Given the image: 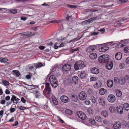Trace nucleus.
Masks as SVG:
<instances>
[{
	"instance_id": "obj_1",
	"label": "nucleus",
	"mask_w": 129,
	"mask_h": 129,
	"mask_svg": "<svg viewBox=\"0 0 129 129\" xmlns=\"http://www.w3.org/2000/svg\"><path fill=\"white\" fill-rule=\"evenodd\" d=\"M48 79H49L50 82L53 87L56 88L57 86V81L54 75H51Z\"/></svg>"
},
{
	"instance_id": "obj_50",
	"label": "nucleus",
	"mask_w": 129,
	"mask_h": 129,
	"mask_svg": "<svg viewBox=\"0 0 129 129\" xmlns=\"http://www.w3.org/2000/svg\"><path fill=\"white\" fill-rule=\"evenodd\" d=\"M96 18V17H94L90 19L89 20H90L91 22L95 20Z\"/></svg>"
},
{
	"instance_id": "obj_47",
	"label": "nucleus",
	"mask_w": 129,
	"mask_h": 129,
	"mask_svg": "<svg viewBox=\"0 0 129 129\" xmlns=\"http://www.w3.org/2000/svg\"><path fill=\"white\" fill-rule=\"evenodd\" d=\"M125 64L123 63H120L119 65V67L120 69H123L125 67Z\"/></svg>"
},
{
	"instance_id": "obj_38",
	"label": "nucleus",
	"mask_w": 129,
	"mask_h": 129,
	"mask_svg": "<svg viewBox=\"0 0 129 129\" xmlns=\"http://www.w3.org/2000/svg\"><path fill=\"white\" fill-rule=\"evenodd\" d=\"M87 112L89 114H92L93 113V111L90 108H88L87 110Z\"/></svg>"
},
{
	"instance_id": "obj_8",
	"label": "nucleus",
	"mask_w": 129,
	"mask_h": 129,
	"mask_svg": "<svg viewBox=\"0 0 129 129\" xmlns=\"http://www.w3.org/2000/svg\"><path fill=\"white\" fill-rule=\"evenodd\" d=\"M106 67L108 70L111 69L113 67V64L111 60L110 59L106 63Z\"/></svg>"
},
{
	"instance_id": "obj_55",
	"label": "nucleus",
	"mask_w": 129,
	"mask_h": 129,
	"mask_svg": "<svg viewBox=\"0 0 129 129\" xmlns=\"http://www.w3.org/2000/svg\"><path fill=\"white\" fill-rule=\"evenodd\" d=\"M18 108L20 110H24L26 109L25 107H23L22 106L19 107Z\"/></svg>"
},
{
	"instance_id": "obj_29",
	"label": "nucleus",
	"mask_w": 129,
	"mask_h": 129,
	"mask_svg": "<svg viewBox=\"0 0 129 129\" xmlns=\"http://www.w3.org/2000/svg\"><path fill=\"white\" fill-rule=\"evenodd\" d=\"M106 92H107V90L103 88H101L99 90V93L101 95L104 94Z\"/></svg>"
},
{
	"instance_id": "obj_5",
	"label": "nucleus",
	"mask_w": 129,
	"mask_h": 129,
	"mask_svg": "<svg viewBox=\"0 0 129 129\" xmlns=\"http://www.w3.org/2000/svg\"><path fill=\"white\" fill-rule=\"evenodd\" d=\"M77 114L78 116L82 120H84L86 119V115L82 111L78 112Z\"/></svg>"
},
{
	"instance_id": "obj_42",
	"label": "nucleus",
	"mask_w": 129,
	"mask_h": 129,
	"mask_svg": "<svg viewBox=\"0 0 129 129\" xmlns=\"http://www.w3.org/2000/svg\"><path fill=\"white\" fill-rule=\"evenodd\" d=\"M93 90L89 88L88 89L87 91L88 93L89 94H92L93 93Z\"/></svg>"
},
{
	"instance_id": "obj_49",
	"label": "nucleus",
	"mask_w": 129,
	"mask_h": 129,
	"mask_svg": "<svg viewBox=\"0 0 129 129\" xmlns=\"http://www.w3.org/2000/svg\"><path fill=\"white\" fill-rule=\"evenodd\" d=\"M99 33L98 32H93L92 33L91 35L92 36H96L98 35L99 34Z\"/></svg>"
},
{
	"instance_id": "obj_54",
	"label": "nucleus",
	"mask_w": 129,
	"mask_h": 129,
	"mask_svg": "<svg viewBox=\"0 0 129 129\" xmlns=\"http://www.w3.org/2000/svg\"><path fill=\"white\" fill-rule=\"evenodd\" d=\"M85 104L87 105H89L90 103V101L88 100H86L85 102Z\"/></svg>"
},
{
	"instance_id": "obj_43",
	"label": "nucleus",
	"mask_w": 129,
	"mask_h": 129,
	"mask_svg": "<svg viewBox=\"0 0 129 129\" xmlns=\"http://www.w3.org/2000/svg\"><path fill=\"white\" fill-rule=\"evenodd\" d=\"M13 72L15 74L16 76L18 77L20 75V73L17 70H14L13 71Z\"/></svg>"
},
{
	"instance_id": "obj_2",
	"label": "nucleus",
	"mask_w": 129,
	"mask_h": 129,
	"mask_svg": "<svg viewBox=\"0 0 129 129\" xmlns=\"http://www.w3.org/2000/svg\"><path fill=\"white\" fill-rule=\"evenodd\" d=\"M109 60V56L104 54L100 56L98 58V61L100 63H106Z\"/></svg>"
},
{
	"instance_id": "obj_22",
	"label": "nucleus",
	"mask_w": 129,
	"mask_h": 129,
	"mask_svg": "<svg viewBox=\"0 0 129 129\" xmlns=\"http://www.w3.org/2000/svg\"><path fill=\"white\" fill-rule=\"evenodd\" d=\"M71 101L73 102H77L78 98L77 96L75 95H72L70 96Z\"/></svg>"
},
{
	"instance_id": "obj_26",
	"label": "nucleus",
	"mask_w": 129,
	"mask_h": 129,
	"mask_svg": "<svg viewBox=\"0 0 129 129\" xmlns=\"http://www.w3.org/2000/svg\"><path fill=\"white\" fill-rule=\"evenodd\" d=\"M72 82L75 84L78 83V78L77 76H74L72 78Z\"/></svg>"
},
{
	"instance_id": "obj_58",
	"label": "nucleus",
	"mask_w": 129,
	"mask_h": 129,
	"mask_svg": "<svg viewBox=\"0 0 129 129\" xmlns=\"http://www.w3.org/2000/svg\"><path fill=\"white\" fill-rule=\"evenodd\" d=\"M71 17V16H69L68 14L67 15V17L66 18V20L67 21H68L69 20V18L70 17Z\"/></svg>"
},
{
	"instance_id": "obj_46",
	"label": "nucleus",
	"mask_w": 129,
	"mask_h": 129,
	"mask_svg": "<svg viewBox=\"0 0 129 129\" xmlns=\"http://www.w3.org/2000/svg\"><path fill=\"white\" fill-rule=\"evenodd\" d=\"M124 78L126 81L127 80L128 81L129 80V75H125Z\"/></svg>"
},
{
	"instance_id": "obj_24",
	"label": "nucleus",
	"mask_w": 129,
	"mask_h": 129,
	"mask_svg": "<svg viewBox=\"0 0 129 129\" xmlns=\"http://www.w3.org/2000/svg\"><path fill=\"white\" fill-rule=\"evenodd\" d=\"M91 72L93 74H97L99 73V70L96 68H93L91 69Z\"/></svg>"
},
{
	"instance_id": "obj_7",
	"label": "nucleus",
	"mask_w": 129,
	"mask_h": 129,
	"mask_svg": "<svg viewBox=\"0 0 129 129\" xmlns=\"http://www.w3.org/2000/svg\"><path fill=\"white\" fill-rule=\"evenodd\" d=\"M45 92L48 94H50L51 91V88L49 87V84L48 83H45Z\"/></svg>"
},
{
	"instance_id": "obj_25",
	"label": "nucleus",
	"mask_w": 129,
	"mask_h": 129,
	"mask_svg": "<svg viewBox=\"0 0 129 129\" xmlns=\"http://www.w3.org/2000/svg\"><path fill=\"white\" fill-rule=\"evenodd\" d=\"M11 99V102H13V103H14V101L15 100L18 102H19V101L20 100V99L16 97L14 95H13Z\"/></svg>"
},
{
	"instance_id": "obj_32",
	"label": "nucleus",
	"mask_w": 129,
	"mask_h": 129,
	"mask_svg": "<svg viewBox=\"0 0 129 129\" xmlns=\"http://www.w3.org/2000/svg\"><path fill=\"white\" fill-rule=\"evenodd\" d=\"M118 81L119 83L121 85L124 84L126 81L124 78L119 79Z\"/></svg>"
},
{
	"instance_id": "obj_34",
	"label": "nucleus",
	"mask_w": 129,
	"mask_h": 129,
	"mask_svg": "<svg viewBox=\"0 0 129 129\" xmlns=\"http://www.w3.org/2000/svg\"><path fill=\"white\" fill-rule=\"evenodd\" d=\"M109 109L110 112L112 113H114L116 111L115 108L113 106L110 107Z\"/></svg>"
},
{
	"instance_id": "obj_31",
	"label": "nucleus",
	"mask_w": 129,
	"mask_h": 129,
	"mask_svg": "<svg viewBox=\"0 0 129 129\" xmlns=\"http://www.w3.org/2000/svg\"><path fill=\"white\" fill-rule=\"evenodd\" d=\"M116 96L118 97L121 96L122 95L121 92L119 89H117L116 91Z\"/></svg>"
},
{
	"instance_id": "obj_64",
	"label": "nucleus",
	"mask_w": 129,
	"mask_h": 129,
	"mask_svg": "<svg viewBox=\"0 0 129 129\" xmlns=\"http://www.w3.org/2000/svg\"><path fill=\"white\" fill-rule=\"evenodd\" d=\"M125 61L127 64H129V57L126 59Z\"/></svg>"
},
{
	"instance_id": "obj_48",
	"label": "nucleus",
	"mask_w": 129,
	"mask_h": 129,
	"mask_svg": "<svg viewBox=\"0 0 129 129\" xmlns=\"http://www.w3.org/2000/svg\"><path fill=\"white\" fill-rule=\"evenodd\" d=\"M79 49V48H77L76 49H72L70 50V52L71 53H72L74 51H78Z\"/></svg>"
},
{
	"instance_id": "obj_18",
	"label": "nucleus",
	"mask_w": 129,
	"mask_h": 129,
	"mask_svg": "<svg viewBox=\"0 0 129 129\" xmlns=\"http://www.w3.org/2000/svg\"><path fill=\"white\" fill-rule=\"evenodd\" d=\"M80 76L81 79L84 78L87 76V73L85 71H82L79 74Z\"/></svg>"
},
{
	"instance_id": "obj_37",
	"label": "nucleus",
	"mask_w": 129,
	"mask_h": 129,
	"mask_svg": "<svg viewBox=\"0 0 129 129\" xmlns=\"http://www.w3.org/2000/svg\"><path fill=\"white\" fill-rule=\"evenodd\" d=\"M74 69L76 70H77L80 69L78 66V64H77V62H76L74 64Z\"/></svg>"
},
{
	"instance_id": "obj_4",
	"label": "nucleus",
	"mask_w": 129,
	"mask_h": 129,
	"mask_svg": "<svg viewBox=\"0 0 129 129\" xmlns=\"http://www.w3.org/2000/svg\"><path fill=\"white\" fill-rule=\"evenodd\" d=\"M61 101L64 103H67L70 102V100L69 98L65 95H62L60 97Z\"/></svg>"
},
{
	"instance_id": "obj_14",
	"label": "nucleus",
	"mask_w": 129,
	"mask_h": 129,
	"mask_svg": "<svg viewBox=\"0 0 129 129\" xmlns=\"http://www.w3.org/2000/svg\"><path fill=\"white\" fill-rule=\"evenodd\" d=\"M76 62L80 69H83L85 67L84 63L83 61L81 60Z\"/></svg>"
},
{
	"instance_id": "obj_6",
	"label": "nucleus",
	"mask_w": 129,
	"mask_h": 129,
	"mask_svg": "<svg viewBox=\"0 0 129 129\" xmlns=\"http://www.w3.org/2000/svg\"><path fill=\"white\" fill-rule=\"evenodd\" d=\"M71 69V66L68 63L64 64L62 67V70L64 72L68 71Z\"/></svg>"
},
{
	"instance_id": "obj_63",
	"label": "nucleus",
	"mask_w": 129,
	"mask_h": 129,
	"mask_svg": "<svg viewBox=\"0 0 129 129\" xmlns=\"http://www.w3.org/2000/svg\"><path fill=\"white\" fill-rule=\"evenodd\" d=\"M39 48L40 49L43 50L45 49V47L43 46H39Z\"/></svg>"
},
{
	"instance_id": "obj_60",
	"label": "nucleus",
	"mask_w": 129,
	"mask_h": 129,
	"mask_svg": "<svg viewBox=\"0 0 129 129\" xmlns=\"http://www.w3.org/2000/svg\"><path fill=\"white\" fill-rule=\"evenodd\" d=\"M27 19V18L26 17L22 16L21 17V19L22 20L25 21Z\"/></svg>"
},
{
	"instance_id": "obj_28",
	"label": "nucleus",
	"mask_w": 129,
	"mask_h": 129,
	"mask_svg": "<svg viewBox=\"0 0 129 129\" xmlns=\"http://www.w3.org/2000/svg\"><path fill=\"white\" fill-rule=\"evenodd\" d=\"M89 57L91 59H95L97 57V54L95 53H92L90 55Z\"/></svg>"
},
{
	"instance_id": "obj_35",
	"label": "nucleus",
	"mask_w": 129,
	"mask_h": 129,
	"mask_svg": "<svg viewBox=\"0 0 129 129\" xmlns=\"http://www.w3.org/2000/svg\"><path fill=\"white\" fill-rule=\"evenodd\" d=\"M96 120L99 122H102V118L99 116H97L95 117Z\"/></svg>"
},
{
	"instance_id": "obj_39",
	"label": "nucleus",
	"mask_w": 129,
	"mask_h": 129,
	"mask_svg": "<svg viewBox=\"0 0 129 129\" xmlns=\"http://www.w3.org/2000/svg\"><path fill=\"white\" fill-rule=\"evenodd\" d=\"M90 100L93 103H95L96 102V100L93 96H91Z\"/></svg>"
},
{
	"instance_id": "obj_11",
	"label": "nucleus",
	"mask_w": 129,
	"mask_h": 129,
	"mask_svg": "<svg viewBox=\"0 0 129 129\" xmlns=\"http://www.w3.org/2000/svg\"><path fill=\"white\" fill-rule=\"evenodd\" d=\"M102 82L101 81H97L93 85V86L95 89H98L101 87Z\"/></svg>"
},
{
	"instance_id": "obj_30",
	"label": "nucleus",
	"mask_w": 129,
	"mask_h": 129,
	"mask_svg": "<svg viewBox=\"0 0 129 129\" xmlns=\"http://www.w3.org/2000/svg\"><path fill=\"white\" fill-rule=\"evenodd\" d=\"M123 108L124 110L126 111L129 110V104L127 103H125L123 105Z\"/></svg>"
},
{
	"instance_id": "obj_41",
	"label": "nucleus",
	"mask_w": 129,
	"mask_h": 129,
	"mask_svg": "<svg viewBox=\"0 0 129 129\" xmlns=\"http://www.w3.org/2000/svg\"><path fill=\"white\" fill-rule=\"evenodd\" d=\"M8 60L7 59L3 58H0V62L5 63Z\"/></svg>"
},
{
	"instance_id": "obj_15",
	"label": "nucleus",
	"mask_w": 129,
	"mask_h": 129,
	"mask_svg": "<svg viewBox=\"0 0 129 129\" xmlns=\"http://www.w3.org/2000/svg\"><path fill=\"white\" fill-rule=\"evenodd\" d=\"M129 43V39H127L122 40L121 41V42L120 43L119 45H120L121 46H124L126 44H127Z\"/></svg>"
},
{
	"instance_id": "obj_21",
	"label": "nucleus",
	"mask_w": 129,
	"mask_h": 129,
	"mask_svg": "<svg viewBox=\"0 0 129 129\" xmlns=\"http://www.w3.org/2000/svg\"><path fill=\"white\" fill-rule=\"evenodd\" d=\"M109 48V47L107 46H104L100 48L99 51L101 52H104L108 50Z\"/></svg>"
},
{
	"instance_id": "obj_23",
	"label": "nucleus",
	"mask_w": 129,
	"mask_h": 129,
	"mask_svg": "<svg viewBox=\"0 0 129 129\" xmlns=\"http://www.w3.org/2000/svg\"><path fill=\"white\" fill-rule=\"evenodd\" d=\"M51 98L53 103L55 105H57L58 104V102L55 96L54 95H53Z\"/></svg>"
},
{
	"instance_id": "obj_13",
	"label": "nucleus",
	"mask_w": 129,
	"mask_h": 129,
	"mask_svg": "<svg viewBox=\"0 0 129 129\" xmlns=\"http://www.w3.org/2000/svg\"><path fill=\"white\" fill-rule=\"evenodd\" d=\"M115 57L116 59L118 60H120L122 57V53L120 52H117L115 54Z\"/></svg>"
},
{
	"instance_id": "obj_3",
	"label": "nucleus",
	"mask_w": 129,
	"mask_h": 129,
	"mask_svg": "<svg viewBox=\"0 0 129 129\" xmlns=\"http://www.w3.org/2000/svg\"><path fill=\"white\" fill-rule=\"evenodd\" d=\"M78 96L80 100H83L86 98L87 94L84 91H82L80 92Z\"/></svg>"
},
{
	"instance_id": "obj_20",
	"label": "nucleus",
	"mask_w": 129,
	"mask_h": 129,
	"mask_svg": "<svg viewBox=\"0 0 129 129\" xmlns=\"http://www.w3.org/2000/svg\"><path fill=\"white\" fill-rule=\"evenodd\" d=\"M113 84V82L112 80L109 79L107 81V85L110 88L112 87Z\"/></svg>"
},
{
	"instance_id": "obj_27",
	"label": "nucleus",
	"mask_w": 129,
	"mask_h": 129,
	"mask_svg": "<svg viewBox=\"0 0 129 129\" xmlns=\"http://www.w3.org/2000/svg\"><path fill=\"white\" fill-rule=\"evenodd\" d=\"M101 114L102 116L106 118L108 117V112L105 110L102 111L101 112Z\"/></svg>"
},
{
	"instance_id": "obj_16",
	"label": "nucleus",
	"mask_w": 129,
	"mask_h": 129,
	"mask_svg": "<svg viewBox=\"0 0 129 129\" xmlns=\"http://www.w3.org/2000/svg\"><path fill=\"white\" fill-rule=\"evenodd\" d=\"M89 122L92 125H95L97 126H99L98 124L96 123L94 119L90 118L89 120Z\"/></svg>"
},
{
	"instance_id": "obj_10",
	"label": "nucleus",
	"mask_w": 129,
	"mask_h": 129,
	"mask_svg": "<svg viewBox=\"0 0 129 129\" xmlns=\"http://www.w3.org/2000/svg\"><path fill=\"white\" fill-rule=\"evenodd\" d=\"M96 48V45H94L88 47L86 49V51L87 52L90 53L94 51Z\"/></svg>"
},
{
	"instance_id": "obj_36",
	"label": "nucleus",
	"mask_w": 129,
	"mask_h": 129,
	"mask_svg": "<svg viewBox=\"0 0 129 129\" xmlns=\"http://www.w3.org/2000/svg\"><path fill=\"white\" fill-rule=\"evenodd\" d=\"M34 67H35L36 68H39L40 67L43 66V64L41 63H39L38 64L35 63L34 64Z\"/></svg>"
},
{
	"instance_id": "obj_62",
	"label": "nucleus",
	"mask_w": 129,
	"mask_h": 129,
	"mask_svg": "<svg viewBox=\"0 0 129 129\" xmlns=\"http://www.w3.org/2000/svg\"><path fill=\"white\" fill-rule=\"evenodd\" d=\"M58 119L59 120V121L62 123H63L64 122V121L62 119H61L60 118V117H58Z\"/></svg>"
},
{
	"instance_id": "obj_44",
	"label": "nucleus",
	"mask_w": 129,
	"mask_h": 129,
	"mask_svg": "<svg viewBox=\"0 0 129 129\" xmlns=\"http://www.w3.org/2000/svg\"><path fill=\"white\" fill-rule=\"evenodd\" d=\"M124 52L125 53H128L129 52V47H125L124 49Z\"/></svg>"
},
{
	"instance_id": "obj_12",
	"label": "nucleus",
	"mask_w": 129,
	"mask_h": 129,
	"mask_svg": "<svg viewBox=\"0 0 129 129\" xmlns=\"http://www.w3.org/2000/svg\"><path fill=\"white\" fill-rule=\"evenodd\" d=\"M121 123L119 121H116L113 125L114 129H119L120 128L121 126Z\"/></svg>"
},
{
	"instance_id": "obj_53",
	"label": "nucleus",
	"mask_w": 129,
	"mask_h": 129,
	"mask_svg": "<svg viewBox=\"0 0 129 129\" xmlns=\"http://www.w3.org/2000/svg\"><path fill=\"white\" fill-rule=\"evenodd\" d=\"M31 74H30L29 75H26V78L27 79H29L31 78Z\"/></svg>"
},
{
	"instance_id": "obj_59",
	"label": "nucleus",
	"mask_w": 129,
	"mask_h": 129,
	"mask_svg": "<svg viewBox=\"0 0 129 129\" xmlns=\"http://www.w3.org/2000/svg\"><path fill=\"white\" fill-rule=\"evenodd\" d=\"M21 101L23 103H25L26 102V100L23 97L21 98Z\"/></svg>"
},
{
	"instance_id": "obj_52",
	"label": "nucleus",
	"mask_w": 129,
	"mask_h": 129,
	"mask_svg": "<svg viewBox=\"0 0 129 129\" xmlns=\"http://www.w3.org/2000/svg\"><path fill=\"white\" fill-rule=\"evenodd\" d=\"M50 23H57L58 22V20H53L49 22Z\"/></svg>"
},
{
	"instance_id": "obj_45",
	"label": "nucleus",
	"mask_w": 129,
	"mask_h": 129,
	"mask_svg": "<svg viewBox=\"0 0 129 129\" xmlns=\"http://www.w3.org/2000/svg\"><path fill=\"white\" fill-rule=\"evenodd\" d=\"M67 6L70 8L75 9L77 8V6L76 5H68Z\"/></svg>"
},
{
	"instance_id": "obj_9",
	"label": "nucleus",
	"mask_w": 129,
	"mask_h": 129,
	"mask_svg": "<svg viewBox=\"0 0 129 129\" xmlns=\"http://www.w3.org/2000/svg\"><path fill=\"white\" fill-rule=\"evenodd\" d=\"M107 99L108 101L111 103L114 102L115 100V96L113 94H110L108 96Z\"/></svg>"
},
{
	"instance_id": "obj_56",
	"label": "nucleus",
	"mask_w": 129,
	"mask_h": 129,
	"mask_svg": "<svg viewBox=\"0 0 129 129\" xmlns=\"http://www.w3.org/2000/svg\"><path fill=\"white\" fill-rule=\"evenodd\" d=\"M27 1V0H17L16 2H25Z\"/></svg>"
},
{
	"instance_id": "obj_40",
	"label": "nucleus",
	"mask_w": 129,
	"mask_h": 129,
	"mask_svg": "<svg viewBox=\"0 0 129 129\" xmlns=\"http://www.w3.org/2000/svg\"><path fill=\"white\" fill-rule=\"evenodd\" d=\"M2 82L5 84V86L7 85H9V84H10L9 82L5 80H2Z\"/></svg>"
},
{
	"instance_id": "obj_61",
	"label": "nucleus",
	"mask_w": 129,
	"mask_h": 129,
	"mask_svg": "<svg viewBox=\"0 0 129 129\" xmlns=\"http://www.w3.org/2000/svg\"><path fill=\"white\" fill-rule=\"evenodd\" d=\"M114 82L115 83H116L118 82L117 80L119 79H118V78L117 77H115L114 78Z\"/></svg>"
},
{
	"instance_id": "obj_51",
	"label": "nucleus",
	"mask_w": 129,
	"mask_h": 129,
	"mask_svg": "<svg viewBox=\"0 0 129 129\" xmlns=\"http://www.w3.org/2000/svg\"><path fill=\"white\" fill-rule=\"evenodd\" d=\"M10 12L11 13H13L15 14L17 13V10L15 9H12L10 11Z\"/></svg>"
},
{
	"instance_id": "obj_33",
	"label": "nucleus",
	"mask_w": 129,
	"mask_h": 129,
	"mask_svg": "<svg viewBox=\"0 0 129 129\" xmlns=\"http://www.w3.org/2000/svg\"><path fill=\"white\" fill-rule=\"evenodd\" d=\"M65 113L70 115H71L73 113V112L70 109H67L65 111Z\"/></svg>"
},
{
	"instance_id": "obj_57",
	"label": "nucleus",
	"mask_w": 129,
	"mask_h": 129,
	"mask_svg": "<svg viewBox=\"0 0 129 129\" xmlns=\"http://www.w3.org/2000/svg\"><path fill=\"white\" fill-rule=\"evenodd\" d=\"M15 109L14 108H11L10 109V111L12 113H13L14 112V111H15Z\"/></svg>"
},
{
	"instance_id": "obj_19",
	"label": "nucleus",
	"mask_w": 129,
	"mask_h": 129,
	"mask_svg": "<svg viewBox=\"0 0 129 129\" xmlns=\"http://www.w3.org/2000/svg\"><path fill=\"white\" fill-rule=\"evenodd\" d=\"M116 109L118 113L120 114H122L123 113V108L121 106H117L116 107Z\"/></svg>"
},
{
	"instance_id": "obj_17",
	"label": "nucleus",
	"mask_w": 129,
	"mask_h": 129,
	"mask_svg": "<svg viewBox=\"0 0 129 129\" xmlns=\"http://www.w3.org/2000/svg\"><path fill=\"white\" fill-rule=\"evenodd\" d=\"M98 102L100 105L102 107H104L105 106V102L103 98H100Z\"/></svg>"
}]
</instances>
